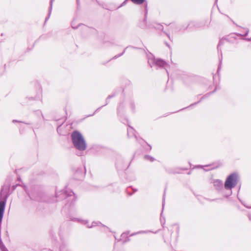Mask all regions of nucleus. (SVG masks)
<instances>
[{
    "label": "nucleus",
    "mask_w": 251,
    "mask_h": 251,
    "mask_svg": "<svg viewBox=\"0 0 251 251\" xmlns=\"http://www.w3.org/2000/svg\"><path fill=\"white\" fill-rule=\"evenodd\" d=\"M72 140L74 147L80 151L86 148V144L82 134L78 131H74L71 134Z\"/></svg>",
    "instance_id": "1"
},
{
    "label": "nucleus",
    "mask_w": 251,
    "mask_h": 251,
    "mask_svg": "<svg viewBox=\"0 0 251 251\" xmlns=\"http://www.w3.org/2000/svg\"><path fill=\"white\" fill-rule=\"evenodd\" d=\"M56 197L58 198V200L67 199L66 201L70 206L73 205L76 199L75 193L71 190L67 188L56 192Z\"/></svg>",
    "instance_id": "2"
},
{
    "label": "nucleus",
    "mask_w": 251,
    "mask_h": 251,
    "mask_svg": "<svg viewBox=\"0 0 251 251\" xmlns=\"http://www.w3.org/2000/svg\"><path fill=\"white\" fill-rule=\"evenodd\" d=\"M238 178V175L236 173L230 174L226 178L224 187L226 190H229L228 196L230 195L232 193L231 189L237 184Z\"/></svg>",
    "instance_id": "3"
},
{
    "label": "nucleus",
    "mask_w": 251,
    "mask_h": 251,
    "mask_svg": "<svg viewBox=\"0 0 251 251\" xmlns=\"http://www.w3.org/2000/svg\"><path fill=\"white\" fill-rule=\"evenodd\" d=\"M148 63L151 67L156 66L160 68H164L168 74L167 70L168 64L164 60L158 58L156 59L152 55H151V56L148 58Z\"/></svg>",
    "instance_id": "4"
},
{
    "label": "nucleus",
    "mask_w": 251,
    "mask_h": 251,
    "mask_svg": "<svg viewBox=\"0 0 251 251\" xmlns=\"http://www.w3.org/2000/svg\"><path fill=\"white\" fill-rule=\"evenodd\" d=\"M215 188L218 191L223 190V181L219 179H215L212 182Z\"/></svg>",
    "instance_id": "5"
},
{
    "label": "nucleus",
    "mask_w": 251,
    "mask_h": 251,
    "mask_svg": "<svg viewBox=\"0 0 251 251\" xmlns=\"http://www.w3.org/2000/svg\"><path fill=\"white\" fill-rule=\"evenodd\" d=\"M28 195L29 197H30V198L32 200L39 201H43L42 199L41 198L42 194L40 193L32 192V193L28 194Z\"/></svg>",
    "instance_id": "6"
},
{
    "label": "nucleus",
    "mask_w": 251,
    "mask_h": 251,
    "mask_svg": "<svg viewBox=\"0 0 251 251\" xmlns=\"http://www.w3.org/2000/svg\"><path fill=\"white\" fill-rule=\"evenodd\" d=\"M128 234L129 232H125L122 234L121 236L120 240L123 243H124L129 241L130 239L129 238V236H128Z\"/></svg>",
    "instance_id": "7"
},
{
    "label": "nucleus",
    "mask_w": 251,
    "mask_h": 251,
    "mask_svg": "<svg viewBox=\"0 0 251 251\" xmlns=\"http://www.w3.org/2000/svg\"><path fill=\"white\" fill-rule=\"evenodd\" d=\"M127 135L128 137L134 136L135 138H137V136L135 134V130L131 126H129L127 129Z\"/></svg>",
    "instance_id": "8"
},
{
    "label": "nucleus",
    "mask_w": 251,
    "mask_h": 251,
    "mask_svg": "<svg viewBox=\"0 0 251 251\" xmlns=\"http://www.w3.org/2000/svg\"><path fill=\"white\" fill-rule=\"evenodd\" d=\"M82 223L84 225H86L87 226V227L88 228H91L94 226H96L98 223H96V222H93L91 225H90L89 223H88V222L87 221H86V220H83L82 221Z\"/></svg>",
    "instance_id": "9"
},
{
    "label": "nucleus",
    "mask_w": 251,
    "mask_h": 251,
    "mask_svg": "<svg viewBox=\"0 0 251 251\" xmlns=\"http://www.w3.org/2000/svg\"><path fill=\"white\" fill-rule=\"evenodd\" d=\"M52 2H53V0H51L50 2V8H49V15H48V16L46 18L45 22H46L49 19L50 15L51 14L52 8Z\"/></svg>",
    "instance_id": "10"
},
{
    "label": "nucleus",
    "mask_w": 251,
    "mask_h": 251,
    "mask_svg": "<svg viewBox=\"0 0 251 251\" xmlns=\"http://www.w3.org/2000/svg\"><path fill=\"white\" fill-rule=\"evenodd\" d=\"M144 157L146 159L149 160L151 162H153L154 160V158L153 157L148 155H145Z\"/></svg>",
    "instance_id": "11"
},
{
    "label": "nucleus",
    "mask_w": 251,
    "mask_h": 251,
    "mask_svg": "<svg viewBox=\"0 0 251 251\" xmlns=\"http://www.w3.org/2000/svg\"><path fill=\"white\" fill-rule=\"evenodd\" d=\"M224 42H225L224 39H221L219 41V44L217 46V49H218V51H219V50H220V47L224 44Z\"/></svg>",
    "instance_id": "12"
},
{
    "label": "nucleus",
    "mask_w": 251,
    "mask_h": 251,
    "mask_svg": "<svg viewBox=\"0 0 251 251\" xmlns=\"http://www.w3.org/2000/svg\"><path fill=\"white\" fill-rule=\"evenodd\" d=\"M149 232H150V231H140L137 232L136 233H133V234H131L130 236H133V235H136L137 234H140V233H147Z\"/></svg>",
    "instance_id": "13"
},
{
    "label": "nucleus",
    "mask_w": 251,
    "mask_h": 251,
    "mask_svg": "<svg viewBox=\"0 0 251 251\" xmlns=\"http://www.w3.org/2000/svg\"><path fill=\"white\" fill-rule=\"evenodd\" d=\"M165 192H164V194L163 197V201H162V209L163 210L164 207L165 205Z\"/></svg>",
    "instance_id": "14"
},
{
    "label": "nucleus",
    "mask_w": 251,
    "mask_h": 251,
    "mask_svg": "<svg viewBox=\"0 0 251 251\" xmlns=\"http://www.w3.org/2000/svg\"><path fill=\"white\" fill-rule=\"evenodd\" d=\"M248 217L250 221H251V208L249 209L248 211Z\"/></svg>",
    "instance_id": "15"
},
{
    "label": "nucleus",
    "mask_w": 251,
    "mask_h": 251,
    "mask_svg": "<svg viewBox=\"0 0 251 251\" xmlns=\"http://www.w3.org/2000/svg\"><path fill=\"white\" fill-rule=\"evenodd\" d=\"M154 27L158 29L163 30L162 25H157V26H154Z\"/></svg>",
    "instance_id": "16"
},
{
    "label": "nucleus",
    "mask_w": 251,
    "mask_h": 251,
    "mask_svg": "<svg viewBox=\"0 0 251 251\" xmlns=\"http://www.w3.org/2000/svg\"><path fill=\"white\" fill-rule=\"evenodd\" d=\"M125 50H126V49L124 50L123 51V52L122 53H121V54H120L119 55H115L113 58H117L122 56L125 53Z\"/></svg>",
    "instance_id": "17"
},
{
    "label": "nucleus",
    "mask_w": 251,
    "mask_h": 251,
    "mask_svg": "<svg viewBox=\"0 0 251 251\" xmlns=\"http://www.w3.org/2000/svg\"><path fill=\"white\" fill-rule=\"evenodd\" d=\"M128 0H125V1H124V2L121 4V5H120V7H122V6H123L125 5L126 4L127 1Z\"/></svg>",
    "instance_id": "18"
},
{
    "label": "nucleus",
    "mask_w": 251,
    "mask_h": 251,
    "mask_svg": "<svg viewBox=\"0 0 251 251\" xmlns=\"http://www.w3.org/2000/svg\"><path fill=\"white\" fill-rule=\"evenodd\" d=\"M113 96H114L113 95H111V96H110H110H109L107 97V99H106V103L105 104V105H106V104H107L108 103V100H109L110 98H111L113 97Z\"/></svg>",
    "instance_id": "19"
},
{
    "label": "nucleus",
    "mask_w": 251,
    "mask_h": 251,
    "mask_svg": "<svg viewBox=\"0 0 251 251\" xmlns=\"http://www.w3.org/2000/svg\"><path fill=\"white\" fill-rule=\"evenodd\" d=\"M1 251H8L5 247L3 246L2 247V248H1Z\"/></svg>",
    "instance_id": "20"
},
{
    "label": "nucleus",
    "mask_w": 251,
    "mask_h": 251,
    "mask_svg": "<svg viewBox=\"0 0 251 251\" xmlns=\"http://www.w3.org/2000/svg\"><path fill=\"white\" fill-rule=\"evenodd\" d=\"M248 32H249V30L248 29H246V32H245V34L242 35L243 36H246V35H247L248 34Z\"/></svg>",
    "instance_id": "21"
},
{
    "label": "nucleus",
    "mask_w": 251,
    "mask_h": 251,
    "mask_svg": "<svg viewBox=\"0 0 251 251\" xmlns=\"http://www.w3.org/2000/svg\"><path fill=\"white\" fill-rule=\"evenodd\" d=\"M5 186H3L2 188V189H1V194H2V193L3 192V191H4V188H5Z\"/></svg>",
    "instance_id": "22"
},
{
    "label": "nucleus",
    "mask_w": 251,
    "mask_h": 251,
    "mask_svg": "<svg viewBox=\"0 0 251 251\" xmlns=\"http://www.w3.org/2000/svg\"><path fill=\"white\" fill-rule=\"evenodd\" d=\"M17 186V185H13V186H12V188H13V190H15V189H16V188Z\"/></svg>",
    "instance_id": "23"
},
{
    "label": "nucleus",
    "mask_w": 251,
    "mask_h": 251,
    "mask_svg": "<svg viewBox=\"0 0 251 251\" xmlns=\"http://www.w3.org/2000/svg\"><path fill=\"white\" fill-rule=\"evenodd\" d=\"M13 123H16V122H21L20 121H18L16 120H13V121H12Z\"/></svg>",
    "instance_id": "24"
},
{
    "label": "nucleus",
    "mask_w": 251,
    "mask_h": 251,
    "mask_svg": "<svg viewBox=\"0 0 251 251\" xmlns=\"http://www.w3.org/2000/svg\"><path fill=\"white\" fill-rule=\"evenodd\" d=\"M199 102V101L197 102H196V103H194V104L191 105L190 106H192V105H196V104L198 103Z\"/></svg>",
    "instance_id": "25"
},
{
    "label": "nucleus",
    "mask_w": 251,
    "mask_h": 251,
    "mask_svg": "<svg viewBox=\"0 0 251 251\" xmlns=\"http://www.w3.org/2000/svg\"><path fill=\"white\" fill-rule=\"evenodd\" d=\"M120 106H121V105H120V106L118 107V113L119 112Z\"/></svg>",
    "instance_id": "26"
},
{
    "label": "nucleus",
    "mask_w": 251,
    "mask_h": 251,
    "mask_svg": "<svg viewBox=\"0 0 251 251\" xmlns=\"http://www.w3.org/2000/svg\"><path fill=\"white\" fill-rule=\"evenodd\" d=\"M167 36L169 37V39H170V36L168 33H166Z\"/></svg>",
    "instance_id": "27"
},
{
    "label": "nucleus",
    "mask_w": 251,
    "mask_h": 251,
    "mask_svg": "<svg viewBox=\"0 0 251 251\" xmlns=\"http://www.w3.org/2000/svg\"><path fill=\"white\" fill-rule=\"evenodd\" d=\"M24 189L25 191H26V187L25 186H24Z\"/></svg>",
    "instance_id": "28"
},
{
    "label": "nucleus",
    "mask_w": 251,
    "mask_h": 251,
    "mask_svg": "<svg viewBox=\"0 0 251 251\" xmlns=\"http://www.w3.org/2000/svg\"><path fill=\"white\" fill-rule=\"evenodd\" d=\"M76 2H77V5H78L79 4V0H76Z\"/></svg>",
    "instance_id": "29"
},
{
    "label": "nucleus",
    "mask_w": 251,
    "mask_h": 251,
    "mask_svg": "<svg viewBox=\"0 0 251 251\" xmlns=\"http://www.w3.org/2000/svg\"><path fill=\"white\" fill-rule=\"evenodd\" d=\"M9 186H7L6 187V189H9Z\"/></svg>",
    "instance_id": "30"
},
{
    "label": "nucleus",
    "mask_w": 251,
    "mask_h": 251,
    "mask_svg": "<svg viewBox=\"0 0 251 251\" xmlns=\"http://www.w3.org/2000/svg\"><path fill=\"white\" fill-rule=\"evenodd\" d=\"M100 108H100H98V109H97V110H96V111H97V110H98Z\"/></svg>",
    "instance_id": "31"
},
{
    "label": "nucleus",
    "mask_w": 251,
    "mask_h": 251,
    "mask_svg": "<svg viewBox=\"0 0 251 251\" xmlns=\"http://www.w3.org/2000/svg\"><path fill=\"white\" fill-rule=\"evenodd\" d=\"M231 1H234V0H231Z\"/></svg>",
    "instance_id": "32"
}]
</instances>
